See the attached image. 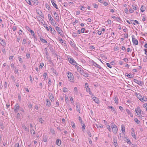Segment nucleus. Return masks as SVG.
Segmentation results:
<instances>
[{"label": "nucleus", "instance_id": "nucleus-35", "mask_svg": "<svg viewBox=\"0 0 147 147\" xmlns=\"http://www.w3.org/2000/svg\"><path fill=\"white\" fill-rule=\"evenodd\" d=\"M52 82L50 78L48 79V85L49 86H50Z\"/></svg>", "mask_w": 147, "mask_h": 147}, {"label": "nucleus", "instance_id": "nucleus-16", "mask_svg": "<svg viewBox=\"0 0 147 147\" xmlns=\"http://www.w3.org/2000/svg\"><path fill=\"white\" fill-rule=\"evenodd\" d=\"M51 1L53 5L57 9H58L57 4L55 3V1L54 0H51Z\"/></svg>", "mask_w": 147, "mask_h": 147}, {"label": "nucleus", "instance_id": "nucleus-20", "mask_svg": "<svg viewBox=\"0 0 147 147\" xmlns=\"http://www.w3.org/2000/svg\"><path fill=\"white\" fill-rule=\"evenodd\" d=\"M113 144L115 147H118V146L117 142V140L115 139H113Z\"/></svg>", "mask_w": 147, "mask_h": 147}, {"label": "nucleus", "instance_id": "nucleus-25", "mask_svg": "<svg viewBox=\"0 0 147 147\" xmlns=\"http://www.w3.org/2000/svg\"><path fill=\"white\" fill-rule=\"evenodd\" d=\"M49 29L51 31V32L52 33L54 34V33L55 32V31L54 28H52L51 26H49Z\"/></svg>", "mask_w": 147, "mask_h": 147}, {"label": "nucleus", "instance_id": "nucleus-59", "mask_svg": "<svg viewBox=\"0 0 147 147\" xmlns=\"http://www.w3.org/2000/svg\"><path fill=\"white\" fill-rule=\"evenodd\" d=\"M147 101V98L146 97H144L143 98V101H142V102H143L144 101L146 102Z\"/></svg>", "mask_w": 147, "mask_h": 147}, {"label": "nucleus", "instance_id": "nucleus-56", "mask_svg": "<svg viewBox=\"0 0 147 147\" xmlns=\"http://www.w3.org/2000/svg\"><path fill=\"white\" fill-rule=\"evenodd\" d=\"M4 86L5 88L6 89L7 88V83L6 82H5Z\"/></svg>", "mask_w": 147, "mask_h": 147}, {"label": "nucleus", "instance_id": "nucleus-45", "mask_svg": "<svg viewBox=\"0 0 147 147\" xmlns=\"http://www.w3.org/2000/svg\"><path fill=\"white\" fill-rule=\"evenodd\" d=\"M114 100L116 104H117L118 102V98L117 97H115L114 98Z\"/></svg>", "mask_w": 147, "mask_h": 147}, {"label": "nucleus", "instance_id": "nucleus-53", "mask_svg": "<svg viewBox=\"0 0 147 147\" xmlns=\"http://www.w3.org/2000/svg\"><path fill=\"white\" fill-rule=\"evenodd\" d=\"M107 127L108 129L110 131H111V127L110 125H108L107 126Z\"/></svg>", "mask_w": 147, "mask_h": 147}, {"label": "nucleus", "instance_id": "nucleus-30", "mask_svg": "<svg viewBox=\"0 0 147 147\" xmlns=\"http://www.w3.org/2000/svg\"><path fill=\"white\" fill-rule=\"evenodd\" d=\"M51 22V24L53 26H55L56 24L55 21L54 20H52L50 21Z\"/></svg>", "mask_w": 147, "mask_h": 147}, {"label": "nucleus", "instance_id": "nucleus-6", "mask_svg": "<svg viewBox=\"0 0 147 147\" xmlns=\"http://www.w3.org/2000/svg\"><path fill=\"white\" fill-rule=\"evenodd\" d=\"M134 82L138 84L140 86H142L143 85V83L142 81H138L137 79H134Z\"/></svg>", "mask_w": 147, "mask_h": 147}, {"label": "nucleus", "instance_id": "nucleus-3", "mask_svg": "<svg viewBox=\"0 0 147 147\" xmlns=\"http://www.w3.org/2000/svg\"><path fill=\"white\" fill-rule=\"evenodd\" d=\"M55 29L58 33L60 35L62 36H64L63 32L61 28L58 26L55 27Z\"/></svg>", "mask_w": 147, "mask_h": 147}, {"label": "nucleus", "instance_id": "nucleus-5", "mask_svg": "<svg viewBox=\"0 0 147 147\" xmlns=\"http://www.w3.org/2000/svg\"><path fill=\"white\" fill-rule=\"evenodd\" d=\"M134 36L132 35V40L133 43L134 44L136 45H137L138 44V42L137 40L136 39L134 38Z\"/></svg>", "mask_w": 147, "mask_h": 147}, {"label": "nucleus", "instance_id": "nucleus-43", "mask_svg": "<svg viewBox=\"0 0 147 147\" xmlns=\"http://www.w3.org/2000/svg\"><path fill=\"white\" fill-rule=\"evenodd\" d=\"M71 125L73 128H75V123L73 122H71Z\"/></svg>", "mask_w": 147, "mask_h": 147}, {"label": "nucleus", "instance_id": "nucleus-9", "mask_svg": "<svg viewBox=\"0 0 147 147\" xmlns=\"http://www.w3.org/2000/svg\"><path fill=\"white\" fill-rule=\"evenodd\" d=\"M136 96L139 99V100L142 101H143V97L141 96V94L140 93H136L135 94Z\"/></svg>", "mask_w": 147, "mask_h": 147}, {"label": "nucleus", "instance_id": "nucleus-41", "mask_svg": "<svg viewBox=\"0 0 147 147\" xmlns=\"http://www.w3.org/2000/svg\"><path fill=\"white\" fill-rule=\"evenodd\" d=\"M58 39L61 42L62 44L64 43V42L62 38H61L60 37H59L58 38Z\"/></svg>", "mask_w": 147, "mask_h": 147}, {"label": "nucleus", "instance_id": "nucleus-8", "mask_svg": "<svg viewBox=\"0 0 147 147\" xmlns=\"http://www.w3.org/2000/svg\"><path fill=\"white\" fill-rule=\"evenodd\" d=\"M135 111L138 115H141V111L140 107H138L137 109H135Z\"/></svg>", "mask_w": 147, "mask_h": 147}, {"label": "nucleus", "instance_id": "nucleus-11", "mask_svg": "<svg viewBox=\"0 0 147 147\" xmlns=\"http://www.w3.org/2000/svg\"><path fill=\"white\" fill-rule=\"evenodd\" d=\"M49 97L50 100L52 102L54 101V97L52 93H49Z\"/></svg>", "mask_w": 147, "mask_h": 147}, {"label": "nucleus", "instance_id": "nucleus-10", "mask_svg": "<svg viewBox=\"0 0 147 147\" xmlns=\"http://www.w3.org/2000/svg\"><path fill=\"white\" fill-rule=\"evenodd\" d=\"M81 75H83L85 77H88L89 76V75L88 74L86 73L83 70L80 73Z\"/></svg>", "mask_w": 147, "mask_h": 147}, {"label": "nucleus", "instance_id": "nucleus-40", "mask_svg": "<svg viewBox=\"0 0 147 147\" xmlns=\"http://www.w3.org/2000/svg\"><path fill=\"white\" fill-rule=\"evenodd\" d=\"M30 132L32 134H35V131L33 129H30Z\"/></svg>", "mask_w": 147, "mask_h": 147}, {"label": "nucleus", "instance_id": "nucleus-64", "mask_svg": "<svg viewBox=\"0 0 147 147\" xmlns=\"http://www.w3.org/2000/svg\"><path fill=\"white\" fill-rule=\"evenodd\" d=\"M19 144L18 143H16L15 145V147H19Z\"/></svg>", "mask_w": 147, "mask_h": 147}, {"label": "nucleus", "instance_id": "nucleus-60", "mask_svg": "<svg viewBox=\"0 0 147 147\" xmlns=\"http://www.w3.org/2000/svg\"><path fill=\"white\" fill-rule=\"evenodd\" d=\"M26 42V40L25 39H24L23 40V42H22V44L23 45L25 44Z\"/></svg>", "mask_w": 147, "mask_h": 147}, {"label": "nucleus", "instance_id": "nucleus-57", "mask_svg": "<svg viewBox=\"0 0 147 147\" xmlns=\"http://www.w3.org/2000/svg\"><path fill=\"white\" fill-rule=\"evenodd\" d=\"M85 30V28H82L81 30V32L82 33H84Z\"/></svg>", "mask_w": 147, "mask_h": 147}, {"label": "nucleus", "instance_id": "nucleus-24", "mask_svg": "<svg viewBox=\"0 0 147 147\" xmlns=\"http://www.w3.org/2000/svg\"><path fill=\"white\" fill-rule=\"evenodd\" d=\"M145 9H146L145 7L144 6L142 5L141 7V9H140L141 11L142 12H143L145 11Z\"/></svg>", "mask_w": 147, "mask_h": 147}, {"label": "nucleus", "instance_id": "nucleus-13", "mask_svg": "<svg viewBox=\"0 0 147 147\" xmlns=\"http://www.w3.org/2000/svg\"><path fill=\"white\" fill-rule=\"evenodd\" d=\"M19 105L18 104H16L15 106L14 111L15 112H18V111Z\"/></svg>", "mask_w": 147, "mask_h": 147}, {"label": "nucleus", "instance_id": "nucleus-34", "mask_svg": "<svg viewBox=\"0 0 147 147\" xmlns=\"http://www.w3.org/2000/svg\"><path fill=\"white\" fill-rule=\"evenodd\" d=\"M110 108L111 109V110L112 111H115V109L113 107L110 106L108 107V109Z\"/></svg>", "mask_w": 147, "mask_h": 147}, {"label": "nucleus", "instance_id": "nucleus-7", "mask_svg": "<svg viewBox=\"0 0 147 147\" xmlns=\"http://www.w3.org/2000/svg\"><path fill=\"white\" fill-rule=\"evenodd\" d=\"M92 97L93 100L95 101L96 103H97V104L99 103V101L98 99L96 98L94 95H92Z\"/></svg>", "mask_w": 147, "mask_h": 147}, {"label": "nucleus", "instance_id": "nucleus-58", "mask_svg": "<svg viewBox=\"0 0 147 147\" xmlns=\"http://www.w3.org/2000/svg\"><path fill=\"white\" fill-rule=\"evenodd\" d=\"M14 72L17 75H18V72L17 69H16L14 70Z\"/></svg>", "mask_w": 147, "mask_h": 147}, {"label": "nucleus", "instance_id": "nucleus-31", "mask_svg": "<svg viewBox=\"0 0 147 147\" xmlns=\"http://www.w3.org/2000/svg\"><path fill=\"white\" fill-rule=\"evenodd\" d=\"M74 93L76 94H78V91L77 87H75L74 88Z\"/></svg>", "mask_w": 147, "mask_h": 147}, {"label": "nucleus", "instance_id": "nucleus-55", "mask_svg": "<svg viewBox=\"0 0 147 147\" xmlns=\"http://www.w3.org/2000/svg\"><path fill=\"white\" fill-rule=\"evenodd\" d=\"M11 79L14 82H15L16 80L15 79V78L13 75H12L11 76Z\"/></svg>", "mask_w": 147, "mask_h": 147}, {"label": "nucleus", "instance_id": "nucleus-21", "mask_svg": "<svg viewBox=\"0 0 147 147\" xmlns=\"http://www.w3.org/2000/svg\"><path fill=\"white\" fill-rule=\"evenodd\" d=\"M53 14L55 16V18L57 20H59V16L58 15L57 13L56 12H55L53 13Z\"/></svg>", "mask_w": 147, "mask_h": 147}, {"label": "nucleus", "instance_id": "nucleus-12", "mask_svg": "<svg viewBox=\"0 0 147 147\" xmlns=\"http://www.w3.org/2000/svg\"><path fill=\"white\" fill-rule=\"evenodd\" d=\"M92 65L95 67H97L99 69H101V67L96 63V62H95L94 61H92Z\"/></svg>", "mask_w": 147, "mask_h": 147}, {"label": "nucleus", "instance_id": "nucleus-51", "mask_svg": "<svg viewBox=\"0 0 147 147\" xmlns=\"http://www.w3.org/2000/svg\"><path fill=\"white\" fill-rule=\"evenodd\" d=\"M106 65H107V66L109 67L110 68H111L112 67V66L111 65L110 63H106Z\"/></svg>", "mask_w": 147, "mask_h": 147}, {"label": "nucleus", "instance_id": "nucleus-29", "mask_svg": "<svg viewBox=\"0 0 147 147\" xmlns=\"http://www.w3.org/2000/svg\"><path fill=\"white\" fill-rule=\"evenodd\" d=\"M29 29H30V32L31 33L32 36H33V37H35V35L34 32L32 30L30 29V28H29Z\"/></svg>", "mask_w": 147, "mask_h": 147}, {"label": "nucleus", "instance_id": "nucleus-19", "mask_svg": "<svg viewBox=\"0 0 147 147\" xmlns=\"http://www.w3.org/2000/svg\"><path fill=\"white\" fill-rule=\"evenodd\" d=\"M76 110L79 113H80V106L79 105V104L78 103H76Z\"/></svg>", "mask_w": 147, "mask_h": 147}, {"label": "nucleus", "instance_id": "nucleus-26", "mask_svg": "<svg viewBox=\"0 0 147 147\" xmlns=\"http://www.w3.org/2000/svg\"><path fill=\"white\" fill-rule=\"evenodd\" d=\"M125 76H127V77L129 78H133V76L131 74H126L125 75Z\"/></svg>", "mask_w": 147, "mask_h": 147}, {"label": "nucleus", "instance_id": "nucleus-61", "mask_svg": "<svg viewBox=\"0 0 147 147\" xmlns=\"http://www.w3.org/2000/svg\"><path fill=\"white\" fill-rule=\"evenodd\" d=\"M38 14H39V15L41 16L42 17H43V15L41 11H40V13L38 12Z\"/></svg>", "mask_w": 147, "mask_h": 147}, {"label": "nucleus", "instance_id": "nucleus-1", "mask_svg": "<svg viewBox=\"0 0 147 147\" xmlns=\"http://www.w3.org/2000/svg\"><path fill=\"white\" fill-rule=\"evenodd\" d=\"M67 75L70 81L72 82L74 81V76L72 73L68 71L67 73Z\"/></svg>", "mask_w": 147, "mask_h": 147}, {"label": "nucleus", "instance_id": "nucleus-27", "mask_svg": "<svg viewBox=\"0 0 147 147\" xmlns=\"http://www.w3.org/2000/svg\"><path fill=\"white\" fill-rule=\"evenodd\" d=\"M57 144L59 146L61 144V141L59 139H57L56 141Z\"/></svg>", "mask_w": 147, "mask_h": 147}, {"label": "nucleus", "instance_id": "nucleus-39", "mask_svg": "<svg viewBox=\"0 0 147 147\" xmlns=\"http://www.w3.org/2000/svg\"><path fill=\"white\" fill-rule=\"evenodd\" d=\"M26 2L29 5H32V3L30 0H25Z\"/></svg>", "mask_w": 147, "mask_h": 147}, {"label": "nucleus", "instance_id": "nucleus-49", "mask_svg": "<svg viewBox=\"0 0 147 147\" xmlns=\"http://www.w3.org/2000/svg\"><path fill=\"white\" fill-rule=\"evenodd\" d=\"M44 66V64L43 63H41L39 66V69H41Z\"/></svg>", "mask_w": 147, "mask_h": 147}, {"label": "nucleus", "instance_id": "nucleus-15", "mask_svg": "<svg viewBox=\"0 0 147 147\" xmlns=\"http://www.w3.org/2000/svg\"><path fill=\"white\" fill-rule=\"evenodd\" d=\"M0 43L3 46H5L6 45V43L5 40L2 39H0Z\"/></svg>", "mask_w": 147, "mask_h": 147}, {"label": "nucleus", "instance_id": "nucleus-62", "mask_svg": "<svg viewBox=\"0 0 147 147\" xmlns=\"http://www.w3.org/2000/svg\"><path fill=\"white\" fill-rule=\"evenodd\" d=\"M11 67L12 68H15V69H16V67H15L14 66V65L13 63H12L11 64Z\"/></svg>", "mask_w": 147, "mask_h": 147}, {"label": "nucleus", "instance_id": "nucleus-33", "mask_svg": "<svg viewBox=\"0 0 147 147\" xmlns=\"http://www.w3.org/2000/svg\"><path fill=\"white\" fill-rule=\"evenodd\" d=\"M132 7L133 9L135 10H137V9L138 8V6L136 5H132Z\"/></svg>", "mask_w": 147, "mask_h": 147}, {"label": "nucleus", "instance_id": "nucleus-50", "mask_svg": "<svg viewBox=\"0 0 147 147\" xmlns=\"http://www.w3.org/2000/svg\"><path fill=\"white\" fill-rule=\"evenodd\" d=\"M131 136L134 137V138L136 139V136L135 133L131 132Z\"/></svg>", "mask_w": 147, "mask_h": 147}, {"label": "nucleus", "instance_id": "nucleus-46", "mask_svg": "<svg viewBox=\"0 0 147 147\" xmlns=\"http://www.w3.org/2000/svg\"><path fill=\"white\" fill-rule=\"evenodd\" d=\"M48 18L49 19L50 21L53 20V18H52L51 15L50 14H48Z\"/></svg>", "mask_w": 147, "mask_h": 147}, {"label": "nucleus", "instance_id": "nucleus-47", "mask_svg": "<svg viewBox=\"0 0 147 147\" xmlns=\"http://www.w3.org/2000/svg\"><path fill=\"white\" fill-rule=\"evenodd\" d=\"M79 7H80V9L81 10H82L83 11L84 10V9H85V8L84 7H83L82 5H80L79 6Z\"/></svg>", "mask_w": 147, "mask_h": 147}, {"label": "nucleus", "instance_id": "nucleus-38", "mask_svg": "<svg viewBox=\"0 0 147 147\" xmlns=\"http://www.w3.org/2000/svg\"><path fill=\"white\" fill-rule=\"evenodd\" d=\"M121 130L123 132H125V127L123 125H121Z\"/></svg>", "mask_w": 147, "mask_h": 147}, {"label": "nucleus", "instance_id": "nucleus-36", "mask_svg": "<svg viewBox=\"0 0 147 147\" xmlns=\"http://www.w3.org/2000/svg\"><path fill=\"white\" fill-rule=\"evenodd\" d=\"M71 45L73 47H74L75 46V44L73 41L72 40H70L69 42Z\"/></svg>", "mask_w": 147, "mask_h": 147}, {"label": "nucleus", "instance_id": "nucleus-23", "mask_svg": "<svg viewBox=\"0 0 147 147\" xmlns=\"http://www.w3.org/2000/svg\"><path fill=\"white\" fill-rule=\"evenodd\" d=\"M40 41L42 42H43V43H47V42L45 39H43L42 38H41V37H40Z\"/></svg>", "mask_w": 147, "mask_h": 147}, {"label": "nucleus", "instance_id": "nucleus-4", "mask_svg": "<svg viewBox=\"0 0 147 147\" xmlns=\"http://www.w3.org/2000/svg\"><path fill=\"white\" fill-rule=\"evenodd\" d=\"M68 60L69 62L74 65H77V63L75 61L74 59L72 58H68Z\"/></svg>", "mask_w": 147, "mask_h": 147}, {"label": "nucleus", "instance_id": "nucleus-32", "mask_svg": "<svg viewBox=\"0 0 147 147\" xmlns=\"http://www.w3.org/2000/svg\"><path fill=\"white\" fill-rule=\"evenodd\" d=\"M86 91L87 92H89V94H92V93L91 92L90 88H86Z\"/></svg>", "mask_w": 147, "mask_h": 147}, {"label": "nucleus", "instance_id": "nucleus-2", "mask_svg": "<svg viewBox=\"0 0 147 147\" xmlns=\"http://www.w3.org/2000/svg\"><path fill=\"white\" fill-rule=\"evenodd\" d=\"M111 125L113 132L115 134H116L117 133L118 130V129L117 126L113 123H112Z\"/></svg>", "mask_w": 147, "mask_h": 147}, {"label": "nucleus", "instance_id": "nucleus-28", "mask_svg": "<svg viewBox=\"0 0 147 147\" xmlns=\"http://www.w3.org/2000/svg\"><path fill=\"white\" fill-rule=\"evenodd\" d=\"M22 126L23 127L24 129L25 130L27 131L28 132L29 131V129L27 128V127L24 124H23L22 125Z\"/></svg>", "mask_w": 147, "mask_h": 147}, {"label": "nucleus", "instance_id": "nucleus-44", "mask_svg": "<svg viewBox=\"0 0 147 147\" xmlns=\"http://www.w3.org/2000/svg\"><path fill=\"white\" fill-rule=\"evenodd\" d=\"M68 91V89L67 88H66L64 87L63 88V91L64 92H67Z\"/></svg>", "mask_w": 147, "mask_h": 147}, {"label": "nucleus", "instance_id": "nucleus-52", "mask_svg": "<svg viewBox=\"0 0 147 147\" xmlns=\"http://www.w3.org/2000/svg\"><path fill=\"white\" fill-rule=\"evenodd\" d=\"M18 59H19V60L20 61V62L21 63H22L23 62V61H22V59L21 57H19Z\"/></svg>", "mask_w": 147, "mask_h": 147}, {"label": "nucleus", "instance_id": "nucleus-37", "mask_svg": "<svg viewBox=\"0 0 147 147\" xmlns=\"http://www.w3.org/2000/svg\"><path fill=\"white\" fill-rule=\"evenodd\" d=\"M78 118L79 121L80 123H81V125H82V124H83L84 123L82 121L81 118L80 116H79L78 117Z\"/></svg>", "mask_w": 147, "mask_h": 147}, {"label": "nucleus", "instance_id": "nucleus-48", "mask_svg": "<svg viewBox=\"0 0 147 147\" xmlns=\"http://www.w3.org/2000/svg\"><path fill=\"white\" fill-rule=\"evenodd\" d=\"M43 77L45 79H46V78H47V73H44L43 74Z\"/></svg>", "mask_w": 147, "mask_h": 147}, {"label": "nucleus", "instance_id": "nucleus-63", "mask_svg": "<svg viewBox=\"0 0 147 147\" xmlns=\"http://www.w3.org/2000/svg\"><path fill=\"white\" fill-rule=\"evenodd\" d=\"M22 31L21 30H20L19 31L18 34H19V35H21L22 34Z\"/></svg>", "mask_w": 147, "mask_h": 147}, {"label": "nucleus", "instance_id": "nucleus-54", "mask_svg": "<svg viewBox=\"0 0 147 147\" xmlns=\"http://www.w3.org/2000/svg\"><path fill=\"white\" fill-rule=\"evenodd\" d=\"M39 121L42 124L44 121V120L42 119V118H40L39 119Z\"/></svg>", "mask_w": 147, "mask_h": 147}, {"label": "nucleus", "instance_id": "nucleus-14", "mask_svg": "<svg viewBox=\"0 0 147 147\" xmlns=\"http://www.w3.org/2000/svg\"><path fill=\"white\" fill-rule=\"evenodd\" d=\"M46 106L50 107L51 106V103L50 101L48 99L46 100Z\"/></svg>", "mask_w": 147, "mask_h": 147}, {"label": "nucleus", "instance_id": "nucleus-22", "mask_svg": "<svg viewBox=\"0 0 147 147\" xmlns=\"http://www.w3.org/2000/svg\"><path fill=\"white\" fill-rule=\"evenodd\" d=\"M126 111L128 115H130L131 117H133V115L131 114V112L129 111V109H126Z\"/></svg>", "mask_w": 147, "mask_h": 147}, {"label": "nucleus", "instance_id": "nucleus-18", "mask_svg": "<svg viewBox=\"0 0 147 147\" xmlns=\"http://www.w3.org/2000/svg\"><path fill=\"white\" fill-rule=\"evenodd\" d=\"M31 1L33 3V4L35 5H38V0H31Z\"/></svg>", "mask_w": 147, "mask_h": 147}, {"label": "nucleus", "instance_id": "nucleus-42", "mask_svg": "<svg viewBox=\"0 0 147 147\" xmlns=\"http://www.w3.org/2000/svg\"><path fill=\"white\" fill-rule=\"evenodd\" d=\"M135 122L137 124H139L140 123V121H139L137 118H135L134 119Z\"/></svg>", "mask_w": 147, "mask_h": 147}, {"label": "nucleus", "instance_id": "nucleus-17", "mask_svg": "<svg viewBox=\"0 0 147 147\" xmlns=\"http://www.w3.org/2000/svg\"><path fill=\"white\" fill-rule=\"evenodd\" d=\"M76 68L77 69L78 71L80 73L83 70L81 68L76 65L75 66Z\"/></svg>", "mask_w": 147, "mask_h": 147}]
</instances>
